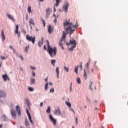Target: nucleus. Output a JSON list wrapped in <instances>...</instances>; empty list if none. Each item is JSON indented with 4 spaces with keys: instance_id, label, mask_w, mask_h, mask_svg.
I'll return each instance as SVG.
<instances>
[{
    "instance_id": "obj_10",
    "label": "nucleus",
    "mask_w": 128,
    "mask_h": 128,
    "mask_svg": "<svg viewBox=\"0 0 128 128\" xmlns=\"http://www.w3.org/2000/svg\"><path fill=\"white\" fill-rule=\"evenodd\" d=\"M26 112L31 124H34V122H32V116H30V112L28 109L26 110Z\"/></svg>"
},
{
    "instance_id": "obj_48",
    "label": "nucleus",
    "mask_w": 128,
    "mask_h": 128,
    "mask_svg": "<svg viewBox=\"0 0 128 128\" xmlns=\"http://www.w3.org/2000/svg\"><path fill=\"white\" fill-rule=\"evenodd\" d=\"M20 58L21 60H24V57H22V56H20Z\"/></svg>"
},
{
    "instance_id": "obj_60",
    "label": "nucleus",
    "mask_w": 128,
    "mask_h": 128,
    "mask_svg": "<svg viewBox=\"0 0 128 128\" xmlns=\"http://www.w3.org/2000/svg\"><path fill=\"white\" fill-rule=\"evenodd\" d=\"M0 128H2V125H0Z\"/></svg>"
},
{
    "instance_id": "obj_39",
    "label": "nucleus",
    "mask_w": 128,
    "mask_h": 128,
    "mask_svg": "<svg viewBox=\"0 0 128 128\" xmlns=\"http://www.w3.org/2000/svg\"><path fill=\"white\" fill-rule=\"evenodd\" d=\"M36 84V80L31 81V84Z\"/></svg>"
},
{
    "instance_id": "obj_14",
    "label": "nucleus",
    "mask_w": 128,
    "mask_h": 128,
    "mask_svg": "<svg viewBox=\"0 0 128 128\" xmlns=\"http://www.w3.org/2000/svg\"><path fill=\"white\" fill-rule=\"evenodd\" d=\"M11 114H12V116H13L14 118H16V110H12Z\"/></svg>"
},
{
    "instance_id": "obj_5",
    "label": "nucleus",
    "mask_w": 128,
    "mask_h": 128,
    "mask_svg": "<svg viewBox=\"0 0 128 128\" xmlns=\"http://www.w3.org/2000/svg\"><path fill=\"white\" fill-rule=\"evenodd\" d=\"M54 114L56 116H60L62 114V113L60 112V107H58V109H56L54 112Z\"/></svg>"
},
{
    "instance_id": "obj_57",
    "label": "nucleus",
    "mask_w": 128,
    "mask_h": 128,
    "mask_svg": "<svg viewBox=\"0 0 128 128\" xmlns=\"http://www.w3.org/2000/svg\"><path fill=\"white\" fill-rule=\"evenodd\" d=\"M14 52H16V50H14V48L12 50Z\"/></svg>"
},
{
    "instance_id": "obj_26",
    "label": "nucleus",
    "mask_w": 128,
    "mask_h": 128,
    "mask_svg": "<svg viewBox=\"0 0 128 128\" xmlns=\"http://www.w3.org/2000/svg\"><path fill=\"white\" fill-rule=\"evenodd\" d=\"M48 90V83H47L45 86V90L46 92Z\"/></svg>"
},
{
    "instance_id": "obj_35",
    "label": "nucleus",
    "mask_w": 128,
    "mask_h": 128,
    "mask_svg": "<svg viewBox=\"0 0 128 128\" xmlns=\"http://www.w3.org/2000/svg\"><path fill=\"white\" fill-rule=\"evenodd\" d=\"M84 70V76L85 78H88V74H86V70Z\"/></svg>"
},
{
    "instance_id": "obj_6",
    "label": "nucleus",
    "mask_w": 128,
    "mask_h": 128,
    "mask_svg": "<svg viewBox=\"0 0 128 128\" xmlns=\"http://www.w3.org/2000/svg\"><path fill=\"white\" fill-rule=\"evenodd\" d=\"M29 23H30V26L31 30H32V26H36L34 21V20L31 18L30 20Z\"/></svg>"
},
{
    "instance_id": "obj_44",
    "label": "nucleus",
    "mask_w": 128,
    "mask_h": 128,
    "mask_svg": "<svg viewBox=\"0 0 128 128\" xmlns=\"http://www.w3.org/2000/svg\"><path fill=\"white\" fill-rule=\"evenodd\" d=\"M10 50H12L14 48V47L11 46H10Z\"/></svg>"
},
{
    "instance_id": "obj_42",
    "label": "nucleus",
    "mask_w": 128,
    "mask_h": 128,
    "mask_svg": "<svg viewBox=\"0 0 128 128\" xmlns=\"http://www.w3.org/2000/svg\"><path fill=\"white\" fill-rule=\"evenodd\" d=\"M54 22L55 24H56V22H58V20L56 19H56L54 20Z\"/></svg>"
},
{
    "instance_id": "obj_19",
    "label": "nucleus",
    "mask_w": 128,
    "mask_h": 128,
    "mask_svg": "<svg viewBox=\"0 0 128 128\" xmlns=\"http://www.w3.org/2000/svg\"><path fill=\"white\" fill-rule=\"evenodd\" d=\"M56 74H57L58 78H60V68H57L56 69Z\"/></svg>"
},
{
    "instance_id": "obj_63",
    "label": "nucleus",
    "mask_w": 128,
    "mask_h": 128,
    "mask_svg": "<svg viewBox=\"0 0 128 128\" xmlns=\"http://www.w3.org/2000/svg\"><path fill=\"white\" fill-rule=\"evenodd\" d=\"M20 128H24L23 126H20Z\"/></svg>"
},
{
    "instance_id": "obj_54",
    "label": "nucleus",
    "mask_w": 128,
    "mask_h": 128,
    "mask_svg": "<svg viewBox=\"0 0 128 128\" xmlns=\"http://www.w3.org/2000/svg\"><path fill=\"white\" fill-rule=\"evenodd\" d=\"M40 2H44V0H39Z\"/></svg>"
},
{
    "instance_id": "obj_11",
    "label": "nucleus",
    "mask_w": 128,
    "mask_h": 128,
    "mask_svg": "<svg viewBox=\"0 0 128 128\" xmlns=\"http://www.w3.org/2000/svg\"><path fill=\"white\" fill-rule=\"evenodd\" d=\"M16 110L18 112V116H22V110H20V106H16Z\"/></svg>"
},
{
    "instance_id": "obj_53",
    "label": "nucleus",
    "mask_w": 128,
    "mask_h": 128,
    "mask_svg": "<svg viewBox=\"0 0 128 128\" xmlns=\"http://www.w3.org/2000/svg\"><path fill=\"white\" fill-rule=\"evenodd\" d=\"M24 34H26V30H24Z\"/></svg>"
},
{
    "instance_id": "obj_56",
    "label": "nucleus",
    "mask_w": 128,
    "mask_h": 128,
    "mask_svg": "<svg viewBox=\"0 0 128 128\" xmlns=\"http://www.w3.org/2000/svg\"><path fill=\"white\" fill-rule=\"evenodd\" d=\"M54 12H56V8H54Z\"/></svg>"
},
{
    "instance_id": "obj_47",
    "label": "nucleus",
    "mask_w": 128,
    "mask_h": 128,
    "mask_svg": "<svg viewBox=\"0 0 128 128\" xmlns=\"http://www.w3.org/2000/svg\"><path fill=\"white\" fill-rule=\"evenodd\" d=\"M32 76H36V72H32Z\"/></svg>"
},
{
    "instance_id": "obj_45",
    "label": "nucleus",
    "mask_w": 128,
    "mask_h": 128,
    "mask_svg": "<svg viewBox=\"0 0 128 128\" xmlns=\"http://www.w3.org/2000/svg\"><path fill=\"white\" fill-rule=\"evenodd\" d=\"M72 84H71V86H70V92H72Z\"/></svg>"
},
{
    "instance_id": "obj_37",
    "label": "nucleus",
    "mask_w": 128,
    "mask_h": 128,
    "mask_svg": "<svg viewBox=\"0 0 128 128\" xmlns=\"http://www.w3.org/2000/svg\"><path fill=\"white\" fill-rule=\"evenodd\" d=\"M50 92H54V88H52L50 90Z\"/></svg>"
},
{
    "instance_id": "obj_3",
    "label": "nucleus",
    "mask_w": 128,
    "mask_h": 128,
    "mask_svg": "<svg viewBox=\"0 0 128 128\" xmlns=\"http://www.w3.org/2000/svg\"><path fill=\"white\" fill-rule=\"evenodd\" d=\"M67 46H70V44L72 45V46L71 47V48L70 49V50H74L76 48V44H76V41L75 40H70V43H67L66 44Z\"/></svg>"
},
{
    "instance_id": "obj_55",
    "label": "nucleus",
    "mask_w": 128,
    "mask_h": 128,
    "mask_svg": "<svg viewBox=\"0 0 128 128\" xmlns=\"http://www.w3.org/2000/svg\"><path fill=\"white\" fill-rule=\"evenodd\" d=\"M1 58H2V60H6V58H4V57H2Z\"/></svg>"
},
{
    "instance_id": "obj_12",
    "label": "nucleus",
    "mask_w": 128,
    "mask_h": 128,
    "mask_svg": "<svg viewBox=\"0 0 128 128\" xmlns=\"http://www.w3.org/2000/svg\"><path fill=\"white\" fill-rule=\"evenodd\" d=\"M48 32L50 34H52V32H54V28L52 27V26H49L48 27Z\"/></svg>"
},
{
    "instance_id": "obj_46",
    "label": "nucleus",
    "mask_w": 128,
    "mask_h": 128,
    "mask_svg": "<svg viewBox=\"0 0 128 128\" xmlns=\"http://www.w3.org/2000/svg\"><path fill=\"white\" fill-rule=\"evenodd\" d=\"M40 107L42 108L44 106V102H41L40 104Z\"/></svg>"
},
{
    "instance_id": "obj_32",
    "label": "nucleus",
    "mask_w": 128,
    "mask_h": 128,
    "mask_svg": "<svg viewBox=\"0 0 128 128\" xmlns=\"http://www.w3.org/2000/svg\"><path fill=\"white\" fill-rule=\"evenodd\" d=\"M2 120H4L6 122V115L3 116Z\"/></svg>"
},
{
    "instance_id": "obj_61",
    "label": "nucleus",
    "mask_w": 128,
    "mask_h": 128,
    "mask_svg": "<svg viewBox=\"0 0 128 128\" xmlns=\"http://www.w3.org/2000/svg\"><path fill=\"white\" fill-rule=\"evenodd\" d=\"M88 101L90 102V104H91L90 100V99H88Z\"/></svg>"
},
{
    "instance_id": "obj_43",
    "label": "nucleus",
    "mask_w": 128,
    "mask_h": 128,
    "mask_svg": "<svg viewBox=\"0 0 128 128\" xmlns=\"http://www.w3.org/2000/svg\"><path fill=\"white\" fill-rule=\"evenodd\" d=\"M72 112H74V114H76V112H74V110L72 108L71 109Z\"/></svg>"
},
{
    "instance_id": "obj_17",
    "label": "nucleus",
    "mask_w": 128,
    "mask_h": 128,
    "mask_svg": "<svg viewBox=\"0 0 128 128\" xmlns=\"http://www.w3.org/2000/svg\"><path fill=\"white\" fill-rule=\"evenodd\" d=\"M2 40H3V42H4V40H6V36H4V30H2Z\"/></svg>"
},
{
    "instance_id": "obj_18",
    "label": "nucleus",
    "mask_w": 128,
    "mask_h": 128,
    "mask_svg": "<svg viewBox=\"0 0 128 128\" xmlns=\"http://www.w3.org/2000/svg\"><path fill=\"white\" fill-rule=\"evenodd\" d=\"M44 44V38H42V42L40 41L38 42V46L42 48V46Z\"/></svg>"
},
{
    "instance_id": "obj_58",
    "label": "nucleus",
    "mask_w": 128,
    "mask_h": 128,
    "mask_svg": "<svg viewBox=\"0 0 128 128\" xmlns=\"http://www.w3.org/2000/svg\"><path fill=\"white\" fill-rule=\"evenodd\" d=\"M77 80H80V78H78L77 79Z\"/></svg>"
},
{
    "instance_id": "obj_15",
    "label": "nucleus",
    "mask_w": 128,
    "mask_h": 128,
    "mask_svg": "<svg viewBox=\"0 0 128 128\" xmlns=\"http://www.w3.org/2000/svg\"><path fill=\"white\" fill-rule=\"evenodd\" d=\"M6 94L4 91L0 90V98H5Z\"/></svg>"
},
{
    "instance_id": "obj_25",
    "label": "nucleus",
    "mask_w": 128,
    "mask_h": 128,
    "mask_svg": "<svg viewBox=\"0 0 128 128\" xmlns=\"http://www.w3.org/2000/svg\"><path fill=\"white\" fill-rule=\"evenodd\" d=\"M28 12H29V14H31L32 12V7L30 6H29L28 7Z\"/></svg>"
},
{
    "instance_id": "obj_34",
    "label": "nucleus",
    "mask_w": 128,
    "mask_h": 128,
    "mask_svg": "<svg viewBox=\"0 0 128 128\" xmlns=\"http://www.w3.org/2000/svg\"><path fill=\"white\" fill-rule=\"evenodd\" d=\"M26 126H30V122L28 120H26Z\"/></svg>"
},
{
    "instance_id": "obj_24",
    "label": "nucleus",
    "mask_w": 128,
    "mask_h": 128,
    "mask_svg": "<svg viewBox=\"0 0 128 128\" xmlns=\"http://www.w3.org/2000/svg\"><path fill=\"white\" fill-rule=\"evenodd\" d=\"M56 60H52V64L54 66H56Z\"/></svg>"
},
{
    "instance_id": "obj_2",
    "label": "nucleus",
    "mask_w": 128,
    "mask_h": 128,
    "mask_svg": "<svg viewBox=\"0 0 128 128\" xmlns=\"http://www.w3.org/2000/svg\"><path fill=\"white\" fill-rule=\"evenodd\" d=\"M46 42L49 54H50L52 58H53V56H56L57 52L56 48H52L50 45V41H48V40H47Z\"/></svg>"
},
{
    "instance_id": "obj_9",
    "label": "nucleus",
    "mask_w": 128,
    "mask_h": 128,
    "mask_svg": "<svg viewBox=\"0 0 128 128\" xmlns=\"http://www.w3.org/2000/svg\"><path fill=\"white\" fill-rule=\"evenodd\" d=\"M68 6H70V4L68 2H66V4L64 6V10L66 14L68 12Z\"/></svg>"
},
{
    "instance_id": "obj_59",
    "label": "nucleus",
    "mask_w": 128,
    "mask_h": 128,
    "mask_svg": "<svg viewBox=\"0 0 128 128\" xmlns=\"http://www.w3.org/2000/svg\"><path fill=\"white\" fill-rule=\"evenodd\" d=\"M36 32H40V30H38V29H36Z\"/></svg>"
},
{
    "instance_id": "obj_38",
    "label": "nucleus",
    "mask_w": 128,
    "mask_h": 128,
    "mask_svg": "<svg viewBox=\"0 0 128 128\" xmlns=\"http://www.w3.org/2000/svg\"><path fill=\"white\" fill-rule=\"evenodd\" d=\"M78 117L76 118V126H78Z\"/></svg>"
},
{
    "instance_id": "obj_29",
    "label": "nucleus",
    "mask_w": 128,
    "mask_h": 128,
    "mask_svg": "<svg viewBox=\"0 0 128 128\" xmlns=\"http://www.w3.org/2000/svg\"><path fill=\"white\" fill-rule=\"evenodd\" d=\"M28 90L29 92H34V88L32 87H28Z\"/></svg>"
},
{
    "instance_id": "obj_51",
    "label": "nucleus",
    "mask_w": 128,
    "mask_h": 128,
    "mask_svg": "<svg viewBox=\"0 0 128 128\" xmlns=\"http://www.w3.org/2000/svg\"><path fill=\"white\" fill-rule=\"evenodd\" d=\"M2 62H0V68H2Z\"/></svg>"
},
{
    "instance_id": "obj_16",
    "label": "nucleus",
    "mask_w": 128,
    "mask_h": 128,
    "mask_svg": "<svg viewBox=\"0 0 128 128\" xmlns=\"http://www.w3.org/2000/svg\"><path fill=\"white\" fill-rule=\"evenodd\" d=\"M50 8H48L46 10V18H48V16H50Z\"/></svg>"
},
{
    "instance_id": "obj_30",
    "label": "nucleus",
    "mask_w": 128,
    "mask_h": 128,
    "mask_svg": "<svg viewBox=\"0 0 128 128\" xmlns=\"http://www.w3.org/2000/svg\"><path fill=\"white\" fill-rule=\"evenodd\" d=\"M92 82H91L90 85V90H94V88H92Z\"/></svg>"
},
{
    "instance_id": "obj_40",
    "label": "nucleus",
    "mask_w": 128,
    "mask_h": 128,
    "mask_svg": "<svg viewBox=\"0 0 128 128\" xmlns=\"http://www.w3.org/2000/svg\"><path fill=\"white\" fill-rule=\"evenodd\" d=\"M77 84H80L82 82L80 80H77Z\"/></svg>"
},
{
    "instance_id": "obj_13",
    "label": "nucleus",
    "mask_w": 128,
    "mask_h": 128,
    "mask_svg": "<svg viewBox=\"0 0 128 128\" xmlns=\"http://www.w3.org/2000/svg\"><path fill=\"white\" fill-rule=\"evenodd\" d=\"M2 78L4 80H10L8 76V74H6L3 75Z\"/></svg>"
},
{
    "instance_id": "obj_1",
    "label": "nucleus",
    "mask_w": 128,
    "mask_h": 128,
    "mask_svg": "<svg viewBox=\"0 0 128 128\" xmlns=\"http://www.w3.org/2000/svg\"><path fill=\"white\" fill-rule=\"evenodd\" d=\"M65 32H63L62 36V39L59 43L60 48H62V50H64V45L66 44V34H70V36H72V34L78 28V25L75 26L72 24V22H70L68 21H66L64 24Z\"/></svg>"
},
{
    "instance_id": "obj_7",
    "label": "nucleus",
    "mask_w": 128,
    "mask_h": 128,
    "mask_svg": "<svg viewBox=\"0 0 128 128\" xmlns=\"http://www.w3.org/2000/svg\"><path fill=\"white\" fill-rule=\"evenodd\" d=\"M50 120L51 122H53L54 126H56V120L52 117V115H50Z\"/></svg>"
},
{
    "instance_id": "obj_33",
    "label": "nucleus",
    "mask_w": 128,
    "mask_h": 128,
    "mask_svg": "<svg viewBox=\"0 0 128 128\" xmlns=\"http://www.w3.org/2000/svg\"><path fill=\"white\" fill-rule=\"evenodd\" d=\"M30 49V46H28L26 48V52H27V54L28 52V50Z\"/></svg>"
},
{
    "instance_id": "obj_21",
    "label": "nucleus",
    "mask_w": 128,
    "mask_h": 128,
    "mask_svg": "<svg viewBox=\"0 0 128 128\" xmlns=\"http://www.w3.org/2000/svg\"><path fill=\"white\" fill-rule=\"evenodd\" d=\"M75 72L78 74V66L75 68Z\"/></svg>"
},
{
    "instance_id": "obj_36",
    "label": "nucleus",
    "mask_w": 128,
    "mask_h": 128,
    "mask_svg": "<svg viewBox=\"0 0 128 128\" xmlns=\"http://www.w3.org/2000/svg\"><path fill=\"white\" fill-rule=\"evenodd\" d=\"M42 22H43V24L44 26V28H46V21L42 18Z\"/></svg>"
},
{
    "instance_id": "obj_41",
    "label": "nucleus",
    "mask_w": 128,
    "mask_h": 128,
    "mask_svg": "<svg viewBox=\"0 0 128 128\" xmlns=\"http://www.w3.org/2000/svg\"><path fill=\"white\" fill-rule=\"evenodd\" d=\"M30 68H32V70H36V68L32 66H31Z\"/></svg>"
},
{
    "instance_id": "obj_64",
    "label": "nucleus",
    "mask_w": 128,
    "mask_h": 128,
    "mask_svg": "<svg viewBox=\"0 0 128 128\" xmlns=\"http://www.w3.org/2000/svg\"><path fill=\"white\" fill-rule=\"evenodd\" d=\"M87 108L86 106H84V108Z\"/></svg>"
},
{
    "instance_id": "obj_31",
    "label": "nucleus",
    "mask_w": 128,
    "mask_h": 128,
    "mask_svg": "<svg viewBox=\"0 0 128 128\" xmlns=\"http://www.w3.org/2000/svg\"><path fill=\"white\" fill-rule=\"evenodd\" d=\"M47 114H50V107H48V110H46Z\"/></svg>"
},
{
    "instance_id": "obj_52",
    "label": "nucleus",
    "mask_w": 128,
    "mask_h": 128,
    "mask_svg": "<svg viewBox=\"0 0 128 128\" xmlns=\"http://www.w3.org/2000/svg\"><path fill=\"white\" fill-rule=\"evenodd\" d=\"M80 68H82V62H81Z\"/></svg>"
},
{
    "instance_id": "obj_4",
    "label": "nucleus",
    "mask_w": 128,
    "mask_h": 128,
    "mask_svg": "<svg viewBox=\"0 0 128 128\" xmlns=\"http://www.w3.org/2000/svg\"><path fill=\"white\" fill-rule=\"evenodd\" d=\"M26 38L28 42H31L33 44H36V36H30V35H27L26 36Z\"/></svg>"
},
{
    "instance_id": "obj_62",
    "label": "nucleus",
    "mask_w": 128,
    "mask_h": 128,
    "mask_svg": "<svg viewBox=\"0 0 128 128\" xmlns=\"http://www.w3.org/2000/svg\"><path fill=\"white\" fill-rule=\"evenodd\" d=\"M50 86H52V83H50Z\"/></svg>"
},
{
    "instance_id": "obj_8",
    "label": "nucleus",
    "mask_w": 128,
    "mask_h": 128,
    "mask_svg": "<svg viewBox=\"0 0 128 128\" xmlns=\"http://www.w3.org/2000/svg\"><path fill=\"white\" fill-rule=\"evenodd\" d=\"M18 30H19L18 25H17L16 26V30L15 32V34H18V38H20V32H18Z\"/></svg>"
},
{
    "instance_id": "obj_50",
    "label": "nucleus",
    "mask_w": 128,
    "mask_h": 128,
    "mask_svg": "<svg viewBox=\"0 0 128 128\" xmlns=\"http://www.w3.org/2000/svg\"><path fill=\"white\" fill-rule=\"evenodd\" d=\"M44 50H46V46H44Z\"/></svg>"
},
{
    "instance_id": "obj_49",
    "label": "nucleus",
    "mask_w": 128,
    "mask_h": 128,
    "mask_svg": "<svg viewBox=\"0 0 128 128\" xmlns=\"http://www.w3.org/2000/svg\"><path fill=\"white\" fill-rule=\"evenodd\" d=\"M94 69H92L91 72H92V74H94Z\"/></svg>"
},
{
    "instance_id": "obj_20",
    "label": "nucleus",
    "mask_w": 128,
    "mask_h": 128,
    "mask_svg": "<svg viewBox=\"0 0 128 128\" xmlns=\"http://www.w3.org/2000/svg\"><path fill=\"white\" fill-rule=\"evenodd\" d=\"M8 18L11 20H12V22H14V17L11 15L8 14Z\"/></svg>"
},
{
    "instance_id": "obj_23",
    "label": "nucleus",
    "mask_w": 128,
    "mask_h": 128,
    "mask_svg": "<svg viewBox=\"0 0 128 128\" xmlns=\"http://www.w3.org/2000/svg\"><path fill=\"white\" fill-rule=\"evenodd\" d=\"M56 6H60V0H56Z\"/></svg>"
},
{
    "instance_id": "obj_22",
    "label": "nucleus",
    "mask_w": 128,
    "mask_h": 128,
    "mask_svg": "<svg viewBox=\"0 0 128 128\" xmlns=\"http://www.w3.org/2000/svg\"><path fill=\"white\" fill-rule=\"evenodd\" d=\"M64 70L67 72H70V68H67L66 66L64 67Z\"/></svg>"
},
{
    "instance_id": "obj_28",
    "label": "nucleus",
    "mask_w": 128,
    "mask_h": 128,
    "mask_svg": "<svg viewBox=\"0 0 128 128\" xmlns=\"http://www.w3.org/2000/svg\"><path fill=\"white\" fill-rule=\"evenodd\" d=\"M90 59L89 60V62L88 63H87L86 65V67L88 68L89 66H90Z\"/></svg>"
},
{
    "instance_id": "obj_27",
    "label": "nucleus",
    "mask_w": 128,
    "mask_h": 128,
    "mask_svg": "<svg viewBox=\"0 0 128 128\" xmlns=\"http://www.w3.org/2000/svg\"><path fill=\"white\" fill-rule=\"evenodd\" d=\"M66 104L70 108H72V104H70V102H66Z\"/></svg>"
}]
</instances>
